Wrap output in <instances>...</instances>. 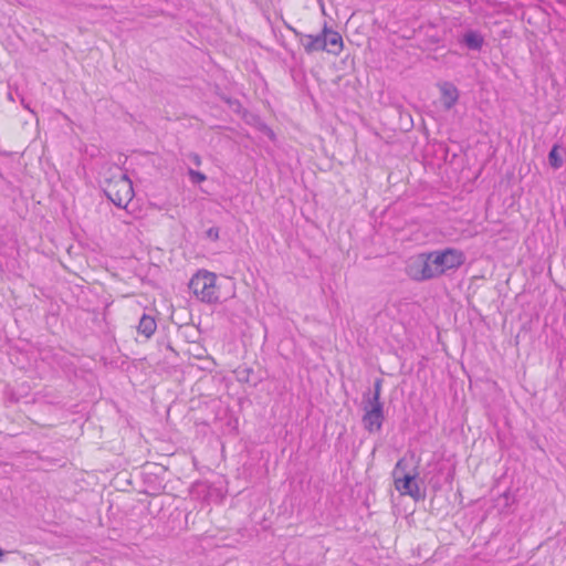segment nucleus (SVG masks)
Wrapping results in <instances>:
<instances>
[{
	"label": "nucleus",
	"instance_id": "16",
	"mask_svg": "<svg viewBox=\"0 0 566 566\" xmlns=\"http://www.w3.org/2000/svg\"><path fill=\"white\" fill-rule=\"evenodd\" d=\"M188 176L192 184L198 185L203 182L207 179V176L200 171L189 168Z\"/></svg>",
	"mask_w": 566,
	"mask_h": 566
},
{
	"label": "nucleus",
	"instance_id": "6",
	"mask_svg": "<svg viewBox=\"0 0 566 566\" xmlns=\"http://www.w3.org/2000/svg\"><path fill=\"white\" fill-rule=\"evenodd\" d=\"M363 405L365 413L363 416L361 422L365 430L370 433L380 431L385 420L384 405L366 401H363Z\"/></svg>",
	"mask_w": 566,
	"mask_h": 566
},
{
	"label": "nucleus",
	"instance_id": "9",
	"mask_svg": "<svg viewBox=\"0 0 566 566\" xmlns=\"http://www.w3.org/2000/svg\"><path fill=\"white\" fill-rule=\"evenodd\" d=\"M324 38L326 42V50L329 53L337 54L343 48V39L338 32L329 30L326 25L324 27Z\"/></svg>",
	"mask_w": 566,
	"mask_h": 566
},
{
	"label": "nucleus",
	"instance_id": "12",
	"mask_svg": "<svg viewBox=\"0 0 566 566\" xmlns=\"http://www.w3.org/2000/svg\"><path fill=\"white\" fill-rule=\"evenodd\" d=\"M381 386H382V380L380 378L376 379L374 382V392L370 394V391H368L367 394H365L363 401L371 402V403H382L380 401Z\"/></svg>",
	"mask_w": 566,
	"mask_h": 566
},
{
	"label": "nucleus",
	"instance_id": "3",
	"mask_svg": "<svg viewBox=\"0 0 566 566\" xmlns=\"http://www.w3.org/2000/svg\"><path fill=\"white\" fill-rule=\"evenodd\" d=\"M395 486L401 495H409L415 501L424 499V492H422L416 482V475L406 473V462L400 459L392 471Z\"/></svg>",
	"mask_w": 566,
	"mask_h": 566
},
{
	"label": "nucleus",
	"instance_id": "15",
	"mask_svg": "<svg viewBox=\"0 0 566 566\" xmlns=\"http://www.w3.org/2000/svg\"><path fill=\"white\" fill-rule=\"evenodd\" d=\"M237 379L240 382H250L251 381V375L253 374V369L250 367H243L239 368L237 371Z\"/></svg>",
	"mask_w": 566,
	"mask_h": 566
},
{
	"label": "nucleus",
	"instance_id": "2",
	"mask_svg": "<svg viewBox=\"0 0 566 566\" xmlns=\"http://www.w3.org/2000/svg\"><path fill=\"white\" fill-rule=\"evenodd\" d=\"M105 196L118 208H126L134 197L132 180L125 174H119L113 180H106L103 188Z\"/></svg>",
	"mask_w": 566,
	"mask_h": 566
},
{
	"label": "nucleus",
	"instance_id": "18",
	"mask_svg": "<svg viewBox=\"0 0 566 566\" xmlns=\"http://www.w3.org/2000/svg\"><path fill=\"white\" fill-rule=\"evenodd\" d=\"M188 158L196 165V166H200L201 165V157L199 156V154L197 153H190L188 155Z\"/></svg>",
	"mask_w": 566,
	"mask_h": 566
},
{
	"label": "nucleus",
	"instance_id": "1",
	"mask_svg": "<svg viewBox=\"0 0 566 566\" xmlns=\"http://www.w3.org/2000/svg\"><path fill=\"white\" fill-rule=\"evenodd\" d=\"M217 276L209 271H198L189 282V290L203 303L214 304L219 302L216 286Z\"/></svg>",
	"mask_w": 566,
	"mask_h": 566
},
{
	"label": "nucleus",
	"instance_id": "13",
	"mask_svg": "<svg viewBox=\"0 0 566 566\" xmlns=\"http://www.w3.org/2000/svg\"><path fill=\"white\" fill-rule=\"evenodd\" d=\"M560 146L555 144L548 153V163L552 168L559 169L563 166V158L559 154Z\"/></svg>",
	"mask_w": 566,
	"mask_h": 566
},
{
	"label": "nucleus",
	"instance_id": "20",
	"mask_svg": "<svg viewBox=\"0 0 566 566\" xmlns=\"http://www.w3.org/2000/svg\"><path fill=\"white\" fill-rule=\"evenodd\" d=\"M8 98L11 99V101H14L13 94L11 92H9Z\"/></svg>",
	"mask_w": 566,
	"mask_h": 566
},
{
	"label": "nucleus",
	"instance_id": "14",
	"mask_svg": "<svg viewBox=\"0 0 566 566\" xmlns=\"http://www.w3.org/2000/svg\"><path fill=\"white\" fill-rule=\"evenodd\" d=\"M220 97L234 113L240 114L243 111V107L239 99L229 97L227 95H220Z\"/></svg>",
	"mask_w": 566,
	"mask_h": 566
},
{
	"label": "nucleus",
	"instance_id": "11",
	"mask_svg": "<svg viewBox=\"0 0 566 566\" xmlns=\"http://www.w3.org/2000/svg\"><path fill=\"white\" fill-rule=\"evenodd\" d=\"M463 43L468 49L479 51L484 43V39L480 33L469 31L463 35Z\"/></svg>",
	"mask_w": 566,
	"mask_h": 566
},
{
	"label": "nucleus",
	"instance_id": "4",
	"mask_svg": "<svg viewBox=\"0 0 566 566\" xmlns=\"http://www.w3.org/2000/svg\"><path fill=\"white\" fill-rule=\"evenodd\" d=\"M429 254L436 277L449 270L459 269L464 263V254L457 249L448 248L442 251L429 252Z\"/></svg>",
	"mask_w": 566,
	"mask_h": 566
},
{
	"label": "nucleus",
	"instance_id": "19",
	"mask_svg": "<svg viewBox=\"0 0 566 566\" xmlns=\"http://www.w3.org/2000/svg\"><path fill=\"white\" fill-rule=\"evenodd\" d=\"M20 99H21V104L23 105V107H24L25 109H29L30 112H32V113H33V111L30 108L29 104H28V103H25L24 98H23V97H21Z\"/></svg>",
	"mask_w": 566,
	"mask_h": 566
},
{
	"label": "nucleus",
	"instance_id": "17",
	"mask_svg": "<svg viewBox=\"0 0 566 566\" xmlns=\"http://www.w3.org/2000/svg\"><path fill=\"white\" fill-rule=\"evenodd\" d=\"M220 229L218 227H211L206 231V237L212 241L219 240Z\"/></svg>",
	"mask_w": 566,
	"mask_h": 566
},
{
	"label": "nucleus",
	"instance_id": "10",
	"mask_svg": "<svg viewBox=\"0 0 566 566\" xmlns=\"http://www.w3.org/2000/svg\"><path fill=\"white\" fill-rule=\"evenodd\" d=\"M156 328L157 323L155 318L148 314H143L137 326L138 334L145 336L146 338H150L156 332Z\"/></svg>",
	"mask_w": 566,
	"mask_h": 566
},
{
	"label": "nucleus",
	"instance_id": "5",
	"mask_svg": "<svg viewBox=\"0 0 566 566\" xmlns=\"http://www.w3.org/2000/svg\"><path fill=\"white\" fill-rule=\"evenodd\" d=\"M429 253H419L410 258L406 265L407 275L415 281H428L436 277Z\"/></svg>",
	"mask_w": 566,
	"mask_h": 566
},
{
	"label": "nucleus",
	"instance_id": "7",
	"mask_svg": "<svg viewBox=\"0 0 566 566\" xmlns=\"http://www.w3.org/2000/svg\"><path fill=\"white\" fill-rule=\"evenodd\" d=\"M291 30L295 33L296 36L300 38V42L304 46V50L306 51V53H313V52L326 50L324 30L321 33L315 34V35L303 34L293 28H291Z\"/></svg>",
	"mask_w": 566,
	"mask_h": 566
},
{
	"label": "nucleus",
	"instance_id": "8",
	"mask_svg": "<svg viewBox=\"0 0 566 566\" xmlns=\"http://www.w3.org/2000/svg\"><path fill=\"white\" fill-rule=\"evenodd\" d=\"M441 103L444 109H451L459 99V91L454 84L450 82H443L440 84Z\"/></svg>",
	"mask_w": 566,
	"mask_h": 566
}]
</instances>
